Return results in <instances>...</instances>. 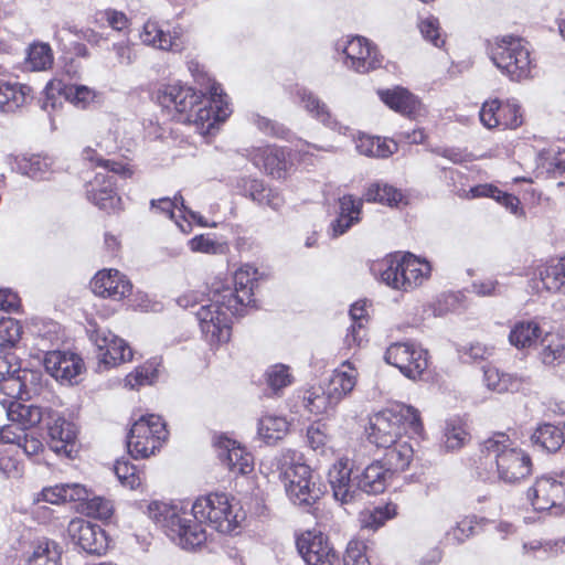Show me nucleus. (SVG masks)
<instances>
[{
  "instance_id": "1",
  "label": "nucleus",
  "mask_w": 565,
  "mask_h": 565,
  "mask_svg": "<svg viewBox=\"0 0 565 565\" xmlns=\"http://www.w3.org/2000/svg\"><path fill=\"white\" fill-rule=\"evenodd\" d=\"M147 512L177 545L189 551L206 542L203 523L220 533L234 534L244 519L237 503L234 504L226 493L218 492L198 498L191 512L159 501L149 503Z\"/></svg>"
},
{
  "instance_id": "2",
  "label": "nucleus",
  "mask_w": 565,
  "mask_h": 565,
  "mask_svg": "<svg viewBox=\"0 0 565 565\" xmlns=\"http://www.w3.org/2000/svg\"><path fill=\"white\" fill-rule=\"evenodd\" d=\"M484 465L490 467L484 479L509 484L519 483L532 473L530 455L504 433H495L482 443Z\"/></svg>"
},
{
  "instance_id": "3",
  "label": "nucleus",
  "mask_w": 565,
  "mask_h": 565,
  "mask_svg": "<svg viewBox=\"0 0 565 565\" xmlns=\"http://www.w3.org/2000/svg\"><path fill=\"white\" fill-rule=\"evenodd\" d=\"M402 430L411 435H419L423 430L419 413L411 405L399 404L373 414L365 428V435L369 443L377 448H384L402 438Z\"/></svg>"
},
{
  "instance_id": "4",
  "label": "nucleus",
  "mask_w": 565,
  "mask_h": 565,
  "mask_svg": "<svg viewBox=\"0 0 565 565\" xmlns=\"http://www.w3.org/2000/svg\"><path fill=\"white\" fill-rule=\"evenodd\" d=\"M276 467L289 499L298 505H310L323 493L315 481L310 467L294 450H285L276 458Z\"/></svg>"
},
{
  "instance_id": "5",
  "label": "nucleus",
  "mask_w": 565,
  "mask_h": 565,
  "mask_svg": "<svg viewBox=\"0 0 565 565\" xmlns=\"http://www.w3.org/2000/svg\"><path fill=\"white\" fill-rule=\"evenodd\" d=\"M490 57L512 81L520 82L531 77L534 65L529 45L523 39L512 35L495 38L490 45Z\"/></svg>"
},
{
  "instance_id": "6",
  "label": "nucleus",
  "mask_w": 565,
  "mask_h": 565,
  "mask_svg": "<svg viewBox=\"0 0 565 565\" xmlns=\"http://www.w3.org/2000/svg\"><path fill=\"white\" fill-rule=\"evenodd\" d=\"M381 280L387 286L408 291L420 286L430 275V265L411 253L392 256L377 264Z\"/></svg>"
},
{
  "instance_id": "7",
  "label": "nucleus",
  "mask_w": 565,
  "mask_h": 565,
  "mask_svg": "<svg viewBox=\"0 0 565 565\" xmlns=\"http://www.w3.org/2000/svg\"><path fill=\"white\" fill-rule=\"evenodd\" d=\"M168 438L166 423L159 415H143L137 419L127 436V448L131 457L148 458L161 448Z\"/></svg>"
},
{
  "instance_id": "8",
  "label": "nucleus",
  "mask_w": 565,
  "mask_h": 565,
  "mask_svg": "<svg viewBox=\"0 0 565 565\" xmlns=\"http://www.w3.org/2000/svg\"><path fill=\"white\" fill-rule=\"evenodd\" d=\"M201 332L210 344L225 343L232 333L227 301L212 290L209 303L202 305L195 312Z\"/></svg>"
},
{
  "instance_id": "9",
  "label": "nucleus",
  "mask_w": 565,
  "mask_h": 565,
  "mask_svg": "<svg viewBox=\"0 0 565 565\" xmlns=\"http://www.w3.org/2000/svg\"><path fill=\"white\" fill-rule=\"evenodd\" d=\"M231 113L232 109L221 86L212 83L206 87L205 93H201L199 104L185 120L195 125L201 135H206L216 124L225 121Z\"/></svg>"
},
{
  "instance_id": "10",
  "label": "nucleus",
  "mask_w": 565,
  "mask_h": 565,
  "mask_svg": "<svg viewBox=\"0 0 565 565\" xmlns=\"http://www.w3.org/2000/svg\"><path fill=\"white\" fill-rule=\"evenodd\" d=\"M334 47L345 55L344 65L356 73L365 74L382 65L383 57L376 45L364 36L342 38Z\"/></svg>"
},
{
  "instance_id": "11",
  "label": "nucleus",
  "mask_w": 565,
  "mask_h": 565,
  "mask_svg": "<svg viewBox=\"0 0 565 565\" xmlns=\"http://www.w3.org/2000/svg\"><path fill=\"white\" fill-rule=\"evenodd\" d=\"M385 361L411 380L420 379L428 367V352L413 342H395L385 351Z\"/></svg>"
},
{
  "instance_id": "12",
  "label": "nucleus",
  "mask_w": 565,
  "mask_h": 565,
  "mask_svg": "<svg viewBox=\"0 0 565 565\" xmlns=\"http://www.w3.org/2000/svg\"><path fill=\"white\" fill-rule=\"evenodd\" d=\"M258 270L252 265H243L234 274V287L222 286L213 290L227 301V310L232 315H242L244 309L254 302L253 290Z\"/></svg>"
},
{
  "instance_id": "13",
  "label": "nucleus",
  "mask_w": 565,
  "mask_h": 565,
  "mask_svg": "<svg viewBox=\"0 0 565 565\" xmlns=\"http://www.w3.org/2000/svg\"><path fill=\"white\" fill-rule=\"evenodd\" d=\"M67 534L72 543L90 554L102 555L109 546L106 532L99 525L82 518L70 521Z\"/></svg>"
},
{
  "instance_id": "14",
  "label": "nucleus",
  "mask_w": 565,
  "mask_h": 565,
  "mask_svg": "<svg viewBox=\"0 0 565 565\" xmlns=\"http://www.w3.org/2000/svg\"><path fill=\"white\" fill-rule=\"evenodd\" d=\"M481 124L488 128L515 129L523 122L520 106L514 100L501 103L499 99L486 100L479 111Z\"/></svg>"
},
{
  "instance_id": "15",
  "label": "nucleus",
  "mask_w": 565,
  "mask_h": 565,
  "mask_svg": "<svg viewBox=\"0 0 565 565\" xmlns=\"http://www.w3.org/2000/svg\"><path fill=\"white\" fill-rule=\"evenodd\" d=\"M201 93L198 94L192 87L183 86L180 83L162 85L156 93L157 102L167 109H174L185 117L193 111L199 104Z\"/></svg>"
},
{
  "instance_id": "16",
  "label": "nucleus",
  "mask_w": 565,
  "mask_h": 565,
  "mask_svg": "<svg viewBox=\"0 0 565 565\" xmlns=\"http://www.w3.org/2000/svg\"><path fill=\"white\" fill-rule=\"evenodd\" d=\"M527 499L536 511H546L553 507L565 504L564 482L550 476H543L535 480L527 491Z\"/></svg>"
},
{
  "instance_id": "17",
  "label": "nucleus",
  "mask_w": 565,
  "mask_h": 565,
  "mask_svg": "<svg viewBox=\"0 0 565 565\" xmlns=\"http://www.w3.org/2000/svg\"><path fill=\"white\" fill-rule=\"evenodd\" d=\"M98 353L97 358L105 366H114L132 359V351L127 342L110 331L96 330L92 334Z\"/></svg>"
},
{
  "instance_id": "18",
  "label": "nucleus",
  "mask_w": 565,
  "mask_h": 565,
  "mask_svg": "<svg viewBox=\"0 0 565 565\" xmlns=\"http://www.w3.org/2000/svg\"><path fill=\"white\" fill-rule=\"evenodd\" d=\"M43 363L46 372L62 383H73L84 370L82 358L65 351L46 352Z\"/></svg>"
},
{
  "instance_id": "19",
  "label": "nucleus",
  "mask_w": 565,
  "mask_h": 565,
  "mask_svg": "<svg viewBox=\"0 0 565 565\" xmlns=\"http://www.w3.org/2000/svg\"><path fill=\"white\" fill-rule=\"evenodd\" d=\"M51 419L47 424L49 447L60 456L72 458L77 451L76 426L58 415H52Z\"/></svg>"
},
{
  "instance_id": "20",
  "label": "nucleus",
  "mask_w": 565,
  "mask_h": 565,
  "mask_svg": "<svg viewBox=\"0 0 565 565\" xmlns=\"http://www.w3.org/2000/svg\"><path fill=\"white\" fill-rule=\"evenodd\" d=\"M46 97L43 108L54 109L56 107L55 94L63 95L74 106L85 109L96 98V92L85 85H65L61 81H51L45 87Z\"/></svg>"
},
{
  "instance_id": "21",
  "label": "nucleus",
  "mask_w": 565,
  "mask_h": 565,
  "mask_svg": "<svg viewBox=\"0 0 565 565\" xmlns=\"http://www.w3.org/2000/svg\"><path fill=\"white\" fill-rule=\"evenodd\" d=\"M109 173H96L86 184V196L100 210L115 211L120 207L121 199L115 191V177Z\"/></svg>"
},
{
  "instance_id": "22",
  "label": "nucleus",
  "mask_w": 565,
  "mask_h": 565,
  "mask_svg": "<svg viewBox=\"0 0 565 565\" xmlns=\"http://www.w3.org/2000/svg\"><path fill=\"white\" fill-rule=\"evenodd\" d=\"M297 548L307 565H323L333 556L328 539L318 530H308L299 535Z\"/></svg>"
},
{
  "instance_id": "23",
  "label": "nucleus",
  "mask_w": 565,
  "mask_h": 565,
  "mask_svg": "<svg viewBox=\"0 0 565 565\" xmlns=\"http://www.w3.org/2000/svg\"><path fill=\"white\" fill-rule=\"evenodd\" d=\"M92 290L95 295L121 300L132 290L129 279L117 269L99 270L90 282Z\"/></svg>"
},
{
  "instance_id": "24",
  "label": "nucleus",
  "mask_w": 565,
  "mask_h": 565,
  "mask_svg": "<svg viewBox=\"0 0 565 565\" xmlns=\"http://www.w3.org/2000/svg\"><path fill=\"white\" fill-rule=\"evenodd\" d=\"M352 469L348 460L337 461L329 470V482L333 497L342 504L353 501L359 494L358 477L351 478Z\"/></svg>"
},
{
  "instance_id": "25",
  "label": "nucleus",
  "mask_w": 565,
  "mask_h": 565,
  "mask_svg": "<svg viewBox=\"0 0 565 565\" xmlns=\"http://www.w3.org/2000/svg\"><path fill=\"white\" fill-rule=\"evenodd\" d=\"M218 458L234 475H247L253 470V457L235 440L217 439Z\"/></svg>"
},
{
  "instance_id": "26",
  "label": "nucleus",
  "mask_w": 565,
  "mask_h": 565,
  "mask_svg": "<svg viewBox=\"0 0 565 565\" xmlns=\"http://www.w3.org/2000/svg\"><path fill=\"white\" fill-rule=\"evenodd\" d=\"M253 163L274 178H284L288 168L286 152L276 146L256 148L250 153Z\"/></svg>"
},
{
  "instance_id": "27",
  "label": "nucleus",
  "mask_w": 565,
  "mask_h": 565,
  "mask_svg": "<svg viewBox=\"0 0 565 565\" xmlns=\"http://www.w3.org/2000/svg\"><path fill=\"white\" fill-rule=\"evenodd\" d=\"M543 288L552 294L565 292V256L537 265L534 274Z\"/></svg>"
},
{
  "instance_id": "28",
  "label": "nucleus",
  "mask_w": 565,
  "mask_h": 565,
  "mask_svg": "<svg viewBox=\"0 0 565 565\" xmlns=\"http://www.w3.org/2000/svg\"><path fill=\"white\" fill-rule=\"evenodd\" d=\"M380 97L384 104L402 115L416 117L422 114V103L405 88L380 92Z\"/></svg>"
},
{
  "instance_id": "29",
  "label": "nucleus",
  "mask_w": 565,
  "mask_h": 565,
  "mask_svg": "<svg viewBox=\"0 0 565 565\" xmlns=\"http://www.w3.org/2000/svg\"><path fill=\"white\" fill-rule=\"evenodd\" d=\"M358 371L351 365L350 362H344L342 365L334 370L327 385L328 392L333 397V401L339 404L347 397L356 385Z\"/></svg>"
},
{
  "instance_id": "30",
  "label": "nucleus",
  "mask_w": 565,
  "mask_h": 565,
  "mask_svg": "<svg viewBox=\"0 0 565 565\" xmlns=\"http://www.w3.org/2000/svg\"><path fill=\"white\" fill-rule=\"evenodd\" d=\"M140 39L143 44L163 51L181 52L184 47L179 36L166 33L154 21L145 23Z\"/></svg>"
},
{
  "instance_id": "31",
  "label": "nucleus",
  "mask_w": 565,
  "mask_h": 565,
  "mask_svg": "<svg viewBox=\"0 0 565 565\" xmlns=\"http://www.w3.org/2000/svg\"><path fill=\"white\" fill-rule=\"evenodd\" d=\"M32 98V88L19 83L0 79V111L13 113Z\"/></svg>"
},
{
  "instance_id": "32",
  "label": "nucleus",
  "mask_w": 565,
  "mask_h": 565,
  "mask_svg": "<svg viewBox=\"0 0 565 565\" xmlns=\"http://www.w3.org/2000/svg\"><path fill=\"white\" fill-rule=\"evenodd\" d=\"M340 212L331 224L332 235L344 234L353 224L360 221L362 200L347 194L339 199Z\"/></svg>"
},
{
  "instance_id": "33",
  "label": "nucleus",
  "mask_w": 565,
  "mask_h": 565,
  "mask_svg": "<svg viewBox=\"0 0 565 565\" xmlns=\"http://www.w3.org/2000/svg\"><path fill=\"white\" fill-rule=\"evenodd\" d=\"M150 205L152 210H156L158 213H162L170 220H173L182 232H188V228L179 222L175 211L180 214H189L192 220L196 221L202 226H209L207 222H205L201 215L185 206L183 198L180 194L175 195L173 199L162 198L159 200H152Z\"/></svg>"
},
{
  "instance_id": "34",
  "label": "nucleus",
  "mask_w": 565,
  "mask_h": 565,
  "mask_svg": "<svg viewBox=\"0 0 565 565\" xmlns=\"http://www.w3.org/2000/svg\"><path fill=\"white\" fill-rule=\"evenodd\" d=\"M457 195L462 199L491 198L504 205L511 213L518 214L520 200L509 193L500 191L492 184H479L472 186L469 191H457Z\"/></svg>"
},
{
  "instance_id": "35",
  "label": "nucleus",
  "mask_w": 565,
  "mask_h": 565,
  "mask_svg": "<svg viewBox=\"0 0 565 565\" xmlns=\"http://www.w3.org/2000/svg\"><path fill=\"white\" fill-rule=\"evenodd\" d=\"M41 407L33 404H24L20 401H11L7 406V416L12 423L19 424L23 430L38 425L43 418Z\"/></svg>"
},
{
  "instance_id": "36",
  "label": "nucleus",
  "mask_w": 565,
  "mask_h": 565,
  "mask_svg": "<svg viewBox=\"0 0 565 565\" xmlns=\"http://www.w3.org/2000/svg\"><path fill=\"white\" fill-rule=\"evenodd\" d=\"M300 100L305 109L323 122L326 126L338 130L341 134H347L348 127L340 125L337 120L332 119L331 114L324 103H322L316 95L307 89L299 90Z\"/></svg>"
},
{
  "instance_id": "37",
  "label": "nucleus",
  "mask_w": 565,
  "mask_h": 565,
  "mask_svg": "<svg viewBox=\"0 0 565 565\" xmlns=\"http://www.w3.org/2000/svg\"><path fill=\"white\" fill-rule=\"evenodd\" d=\"M388 472L380 461L372 462L358 476L359 491L373 494L383 492L386 488Z\"/></svg>"
},
{
  "instance_id": "38",
  "label": "nucleus",
  "mask_w": 565,
  "mask_h": 565,
  "mask_svg": "<svg viewBox=\"0 0 565 565\" xmlns=\"http://www.w3.org/2000/svg\"><path fill=\"white\" fill-rule=\"evenodd\" d=\"M384 449H386L384 462L388 471H404L409 467L414 450L407 440L399 438L392 446L384 447Z\"/></svg>"
},
{
  "instance_id": "39",
  "label": "nucleus",
  "mask_w": 565,
  "mask_h": 565,
  "mask_svg": "<svg viewBox=\"0 0 565 565\" xmlns=\"http://www.w3.org/2000/svg\"><path fill=\"white\" fill-rule=\"evenodd\" d=\"M365 301H358L351 306L350 317L352 319L351 328L345 335L344 343L349 347H362L366 338L365 321L367 317Z\"/></svg>"
},
{
  "instance_id": "40",
  "label": "nucleus",
  "mask_w": 565,
  "mask_h": 565,
  "mask_svg": "<svg viewBox=\"0 0 565 565\" xmlns=\"http://www.w3.org/2000/svg\"><path fill=\"white\" fill-rule=\"evenodd\" d=\"M289 430V423L284 416L267 414L259 418L257 434L266 444L282 439Z\"/></svg>"
},
{
  "instance_id": "41",
  "label": "nucleus",
  "mask_w": 565,
  "mask_h": 565,
  "mask_svg": "<svg viewBox=\"0 0 565 565\" xmlns=\"http://www.w3.org/2000/svg\"><path fill=\"white\" fill-rule=\"evenodd\" d=\"M61 547L51 540L42 539L32 545L28 565H61Z\"/></svg>"
},
{
  "instance_id": "42",
  "label": "nucleus",
  "mask_w": 565,
  "mask_h": 565,
  "mask_svg": "<svg viewBox=\"0 0 565 565\" xmlns=\"http://www.w3.org/2000/svg\"><path fill=\"white\" fill-rule=\"evenodd\" d=\"M302 402L305 408L313 415H322L338 405L327 387L322 385H315L306 390Z\"/></svg>"
},
{
  "instance_id": "43",
  "label": "nucleus",
  "mask_w": 565,
  "mask_h": 565,
  "mask_svg": "<svg viewBox=\"0 0 565 565\" xmlns=\"http://www.w3.org/2000/svg\"><path fill=\"white\" fill-rule=\"evenodd\" d=\"M540 359L545 365H556L565 361V337L559 333H546L541 339Z\"/></svg>"
},
{
  "instance_id": "44",
  "label": "nucleus",
  "mask_w": 565,
  "mask_h": 565,
  "mask_svg": "<svg viewBox=\"0 0 565 565\" xmlns=\"http://www.w3.org/2000/svg\"><path fill=\"white\" fill-rule=\"evenodd\" d=\"M541 333V328L535 321H519L511 329L509 341L516 349H529L536 344Z\"/></svg>"
},
{
  "instance_id": "45",
  "label": "nucleus",
  "mask_w": 565,
  "mask_h": 565,
  "mask_svg": "<svg viewBox=\"0 0 565 565\" xmlns=\"http://www.w3.org/2000/svg\"><path fill=\"white\" fill-rule=\"evenodd\" d=\"M487 387L497 393L514 392L521 387L522 381L515 375L501 372L499 369L488 366L483 371Z\"/></svg>"
},
{
  "instance_id": "46",
  "label": "nucleus",
  "mask_w": 565,
  "mask_h": 565,
  "mask_svg": "<svg viewBox=\"0 0 565 565\" xmlns=\"http://www.w3.org/2000/svg\"><path fill=\"white\" fill-rule=\"evenodd\" d=\"M355 148L361 154L376 158H386L396 151V145L393 141L365 135L358 138Z\"/></svg>"
},
{
  "instance_id": "47",
  "label": "nucleus",
  "mask_w": 565,
  "mask_h": 565,
  "mask_svg": "<svg viewBox=\"0 0 565 565\" xmlns=\"http://www.w3.org/2000/svg\"><path fill=\"white\" fill-rule=\"evenodd\" d=\"M531 439L534 445L548 452L558 450L564 443L561 429L551 424H544L537 427Z\"/></svg>"
},
{
  "instance_id": "48",
  "label": "nucleus",
  "mask_w": 565,
  "mask_h": 565,
  "mask_svg": "<svg viewBox=\"0 0 565 565\" xmlns=\"http://www.w3.org/2000/svg\"><path fill=\"white\" fill-rule=\"evenodd\" d=\"M364 198L369 202H377L394 206L403 201L404 195L399 190L387 183L375 182L369 185L364 193Z\"/></svg>"
},
{
  "instance_id": "49",
  "label": "nucleus",
  "mask_w": 565,
  "mask_h": 565,
  "mask_svg": "<svg viewBox=\"0 0 565 565\" xmlns=\"http://www.w3.org/2000/svg\"><path fill=\"white\" fill-rule=\"evenodd\" d=\"M51 164L49 158L33 154L18 160V171L32 179H43L50 172Z\"/></svg>"
},
{
  "instance_id": "50",
  "label": "nucleus",
  "mask_w": 565,
  "mask_h": 565,
  "mask_svg": "<svg viewBox=\"0 0 565 565\" xmlns=\"http://www.w3.org/2000/svg\"><path fill=\"white\" fill-rule=\"evenodd\" d=\"M100 152L102 151L97 147L95 149L88 146L83 149L82 158L84 161L96 163V166L103 167L106 171L115 174L122 177H130L132 174V171L129 167L121 162L104 159Z\"/></svg>"
},
{
  "instance_id": "51",
  "label": "nucleus",
  "mask_w": 565,
  "mask_h": 565,
  "mask_svg": "<svg viewBox=\"0 0 565 565\" xmlns=\"http://www.w3.org/2000/svg\"><path fill=\"white\" fill-rule=\"evenodd\" d=\"M396 515V505L386 504L373 510H365L360 514V523L362 527L376 530L382 526L388 519Z\"/></svg>"
},
{
  "instance_id": "52",
  "label": "nucleus",
  "mask_w": 565,
  "mask_h": 565,
  "mask_svg": "<svg viewBox=\"0 0 565 565\" xmlns=\"http://www.w3.org/2000/svg\"><path fill=\"white\" fill-rule=\"evenodd\" d=\"M265 377L268 387L275 393L291 385L294 381L289 366L280 363L269 366L265 373Z\"/></svg>"
},
{
  "instance_id": "53",
  "label": "nucleus",
  "mask_w": 565,
  "mask_h": 565,
  "mask_svg": "<svg viewBox=\"0 0 565 565\" xmlns=\"http://www.w3.org/2000/svg\"><path fill=\"white\" fill-rule=\"evenodd\" d=\"M115 475L124 487L131 490L142 484V477L138 469L126 460H118L114 467Z\"/></svg>"
},
{
  "instance_id": "54",
  "label": "nucleus",
  "mask_w": 565,
  "mask_h": 565,
  "mask_svg": "<svg viewBox=\"0 0 565 565\" xmlns=\"http://www.w3.org/2000/svg\"><path fill=\"white\" fill-rule=\"evenodd\" d=\"M114 124H100L95 134V146L104 153H110L118 149L117 132Z\"/></svg>"
},
{
  "instance_id": "55",
  "label": "nucleus",
  "mask_w": 565,
  "mask_h": 565,
  "mask_svg": "<svg viewBox=\"0 0 565 565\" xmlns=\"http://www.w3.org/2000/svg\"><path fill=\"white\" fill-rule=\"evenodd\" d=\"M28 62L33 71H43L53 63L51 47L47 44H35L30 47Z\"/></svg>"
},
{
  "instance_id": "56",
  "label": "nucleus",
  "mask_w": 565,
  "mask_h": 565,
  "mask_svg": "<svg viewBox=\"0 0 565 565\" xmlns=\"http://www.w3.org/2000/svg\"><path fill=\"white\" fill-rule=\"evenodd\" d=\"M365 542L351 540L343 555L344 565H371Z\"/></svg>"
},
{
  "instance_id": "57",
  "label": "nucleus",
  "mask_w": 565,
  "mask_h": 565,
  "mask_svg": "<svg viewBox=\"0 0 565 565\" xmlns=\"http://www.w3.org/2000/svg\"><path fill=\"white\" fill-rule=\"evenodd\" d=\"M83 511L86 512L87 515L107 520L113 515V504L109 500H106L102 497H88L83 504Z\"/></svg>"
},
{
  "instance_id": "58",
  "label": "nucleus",
  "mask_w": 565,
  "mask_h": 565,
  "mask_svg": "<svg viewBox=\"0 0 565 565\" xmlns=\"http://www.w3.org/2000/svg\"><path fill=\"white\" fill-rule=\"evenodd\" d=\"M467 433L459 422L450 420L446 423L444 433V444L449 450H456L462 447L467 439Z\"/></svg>"
},
{
  "instance_id": "59",
  "label": "nucleus",
  "mask_w": 565,
  "mask_h": 565,
  "mask_svg": "<svg viewBox=\"0 0 565 565\" xmlns=\"http://www.w3.org/2000/svg\"><path fill=\"white\" fill-rule=\"evenodd\" d=\"M477 522L472 518H465L446 533V541L451 544L463 543L475 534Z\"/></svg>"
},
{
  "instance_id": "60",
  "label": "nucleus",
  "mask_w": 565,
  "mask_h": 565,
  "mask_svg": "<svg viewBox=\"0 0 565 565\" xmlns=\"http://www.w3.org/2000/svg\"><path fill=\"white\" fill-rule=\"evenodd\" d=\"M22 327L12 318L0 319V347H12L21 338Z\"/></svg>"
},
{
  "instance_id": "61",
  "label": "nucleus",
  "mask_w": 565,
  "mask_h": 565,
  "mask_svg": "<svg viewBox=\"0 0 565 565\" xmlns=\"http://www.w3.org/2000/svg\"><path fill=\"white\" fill-rule=\"evenodd\" d=\"M307 440L313 450L324 452L330 440L327 426L322 423L310 425L307 429Z\"/></svg>"
},
{
  "instance_id": "62",
  "label": "nucleus",
  "mask_w": 565,
  "mask_h": 565,
  "mask_svg": "<svg viewBox=\"0 0 565 565\" xmlns=\"http://www.w3.org/2000/svg\"><path fill=\"white\" fill-rule=\"evenodd\" d=\"M0 472L7 478H19L23 472V466L15 458L12 448L0 451Z\"/></svg>"
},
{
  "instance_id": "63",
  "label": "nucleus",
  "mask_w": 565,
  "mask_h": 565,
  "mask_svg": "<svg viewBox=\"0 0 565 565\" xmlns=\"http://www.w3.org/2000/svg\"><path fill=\"white\" fill-rule=\"evenodd\" d=\"M525 553L543 551L545 554H558L565 552V539L541 542L537 540L523 544Z\"/></svg>"
},
{
  "instance_id": "64",
  "label": "nucleus",
  "mask_w": 565,
  "mask_h": 565,
  "mask_svg": "<svg viewBox=\"0 0 565 565\" xmlns=\"http://www.w3.org/2000/svg\"><path fill=\"white\" fill-rule=\"evenodd\" d=\"M420 33L434 46L441 47L445 44V38L440 33L439 22L435 18H428L419 24Z\"/></svg>"
}]
</instances>
